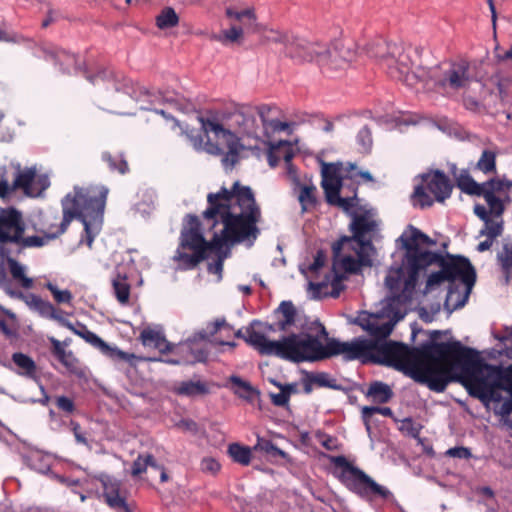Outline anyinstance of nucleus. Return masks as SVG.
Returning a JSON list of instances; mask_svg holds the SVG:
<instances>
[{
    "instance_id": "obj_1",
    "label": "nucleus",
    "mask_w": 512,
    "mask_h": 512,
    "mask_svg": "<svg viewBox=\"0 0 512 512\" xmlns=\"http://www.w3.org/2000/svg\"><path fill=\"white\" fill-rule=\"evenodd\" d=\"M207 203L208 207L202 213L203 218L211 220L212 227L220 221L223 229L207 241L202 234L198 216L187 214L179 246L173 256L182 270L194 269L208 257V251L219 252L225 244L247 243L252 246L260 235L258 223L262 218L261 209L249 186L235 182L231 189L222 187L217 193L207 195Z\"/></svg>"
},
{
    "instance_id": "obj_2",
    "label": "nucleus",
    "mask_w": 512,
    "mask_h": 512,
    "mask_svg": "<svg viewBox=\"0 0 512 512\" xmlns=\"http://www.w3.org/2000/svg\"><path fill=\"white\" fill-rule=\"evenodd\" d=\"M395 317L394 322H380L377 317L376 322L367 330L373 339L358 337L351 342H342L331 338L325 344L318 341L319 361L342 355L345 361L382 364L426 385L431 391L443 392L446 380L437 364L448 348V343H423L418 347H409L402 342H388L386 338L391 334L395 322L403 316Z\"/></svg>"
},
{
    "instance_id": "obj_3",
    "label": "nucleus",
    "mask_w": 512,
    "mask_h": 512,
    "mask_svg": "<svg viewBox=\"0 0 512 512\" xmlns=\"http://www.w3.org/2000/svg\"><path fill=\"white\" fill-rule=\"evenodd\" d=\"M437 366L443 371L445 388L450 382H459L468 394L479 399L484 405L491 401L500 402L498 385L492 381L496 367L487 364L473 348L463 346L460 341L448 343Z\"/></svg>"
},
{
    "instance_id": "obj_4",
    "label": "nucleus",
    "mask_w": 512,
    "mask_h": 512,
    "mask_svg": "<svg viewBox=\"0 0 512 512\" xmlns=\"http://www.w3.org/2000/svg\"><path fill=\"white\" fill-rule=\"evenodd\" d=\"M105 186H91L87 188H74V194H67L61 201L63 217L60 228L50 237H59L64 234L73 219H78L84 225L87 235V244L91 247L95 237L92 224L101 223L108 195Z\"/></svg>"
},
{
    "instance_id": "obj_5",
    "label": "nucleus",
    "mask_w": 512,
    "mask_h": 512,
    "mask_svg": "<svg viewBox=\"0 0 512 512\" xmlns=\"http://www.w3.org/2000/svg\"><path fill=\"white\" fill-rule=\"evenodd\" d=\"M261 325V321L253 320L247 326L246 335V343L261 355L276 356L293 363L319 361L317 338L292 333L279 340H269L263 332L255 329Z\"/></svg>"
},
{
    "instance_id": "obj_6",
    "label": "nucleus",
    "mask_w": 512,
    "mask_h": 512,
    "mask_svg": "<svg viewBox=\"0 0 512 512\" xmlns=\"http://www.w3.org/2000/svg\"><path fill=\"white\" fill-rule=\"evenodd\" d=\"M408 86L414 87L421 83L424 86L434 85L442 89L460 90L467 88L471 81L470 65L466 60L443 62L431 68L418 66L413 75L408 77Z\"/></svg>"
},
{
    "instance_id": "obj_7",
    "label": "nucleus",
    "mask_w": 512,
    "mask_h": 512,
    "mask_svg": "<svg viewBox=\"0 0 512 512\" xmlns=\"http://www.w3.org/2000/svg\"><path fill=\"white\" fill-rule=\"evenodd\" d=\"M331 463L340 468L337 474L339 481L352 493L361 499L372 502L381 499L389 503H395L393 493L385 486L375 482L359 467L350 463L343 455L331 457Z\"/></svg>"
},
{
    "instance_id": "obj_8",
    "label": "nucleus",
    "mask_w": 512,
    "mask_h": 512,
    "mask_svg": "<svg viewBox=\"0 0 512 512\" xmlns=\"http://www.w3.org/2000/svg\"><path fill=\"white\" fill-rule=\"evenodd\" d=\"M222 330L227 334L233 331V327L226 322L225 318H217L215 321L209 322L205 329L196 332L186 341L176 346L173 345L171 352L174 357L167 358L164 362L174 365H193L206 362L209 356L208 343L212 342L211 337Z\"/></svg>"
},
{
    "instance_id": "obj_9",
    "label": "nucleus",
    "mask_w": 512,
    "mask_h": 512,
    "mask_svg": "<svg viewBox=\"0 0 512 512\" xmlns=\"http://www.w3.org/2000/svg\"><path fill=\"white\" fill-rule=\"evenodd\" d=\"M410 50L402 44L388 43L383 38L373 40L366 47L368 56L375 58L392 79L407 86L408 77L413 75Z\"/></svg>"
},
{
    "instance_id": "obj_10",
    "label": "nucleus",
    "mask_w": 512,
    "mask_h": 512,
    "mask_svg": "<svg viewBox=\"0 0 512 512\" xmlns=\"http://www.w3.org/2000/svg\"><path fill=\"white\" fill-rule=\"evenodd\" d=\"M398 241L402 243V248L406 250L403 265L408 275V282L415 283L418 280L420 271L432 265L439 253L422 250L420 245L434 246L436 245V240L431 239L413 225H409Z\"/></svg>"
},
{
    "instance_id": "obj_11",
    "label": "nucleus",
    "mask_w": 512,
    "mask_h": 512,
    "mask_svg": "<svg viewBox=\"0 0 512 512\" xmlns=\"http://www.w3.org/2000/svg\"><path fill=\"white\" fill-rule=\"evenodd\" d=\"M433 264H437L440 270L429 275L426 282V289L430 290L445 281L452 284L454 281L459 280L465 285L466 294L463 300L457 304V307L463 306L476 281V271L469 259L461 255H452L449 253L442 255L438 253Z\"/></svg>"
},
{
    "instance_id": "obj_12",
    "label": "nucleus",
    "mask_w": 512,
    "mask_h": 512,
    "mask_svg": "<svg viewBox=\"0 0 512 512\" xmlns=\"http://www.w3.org/2000/svg\"><path fill=\"white\" fill-rule=\"evenodd\" d=\"M260 118V105H240L231 112L222 114V120L241 142L246 143L247 149H259L260 144L266 143L262 138V129L256 117Z\"/></svg>"
},
{
    "instance_id": "obj_13",
    "label": "nucleus",
    "mask_w": 512,
    "mask_h": 512,
    "mask_svg": "<svg viewBox=\"0 0 512 512\" xmlns=\"http://www.w3.org/2000/svg\"><path fill=\"white\" fill-rule=\"evenodd\" d=\"M198 120L206 134L212 132L216 137L226 140L228 151L223 155L222 164L226 168H232L239 161V152L247 149L246 143L241 142L237 135L229 129H225V126L216 119L199 116Z\"/></svg>"
},
{
    "instance_id": "obj_14",
    "label": "nucleus",
    "mask_w": 512,
    "mask_h": 512,
    "mask_svg": "<svg viewBox=\"0 0 512 512\" xmlns=\"http://www.w3.org/2000/svg\"><path fill=\"white\" fill-rule=\"evenodd\" d=\"M321 55L325 56L324 61H318L323 74L333 77L338 71L345 70L354 57V53L341 43L333 45H324V51Z\"/></svg>"
},
{
    "instance_id": "obj_15",
    "label": "nucleus",
    "mask_w": 512,
    "mask_h": 512,
    "mask_svg": "<svg viewBox=\"0 0 512 512\" xmlns=\"http://www.w3.org/2000/svg\"><path fill=\"white\" fill-rule=\"evenodd\" d=\"M324 43L311 42L303 38L295 37L287 44V56L297 63L324 61Z\"/></svg>"
},
{
    "instance_id": "obj_16",
    "label": "nucleus",
    "mask_w": 512,
    "mask_h": 512,
    "mask_svg": "<svg viewBox=\"0 0 512 512\" xmlns=\"http://www.w3.org/2000/svg\"><path fill=\"white\" fill-rule=\"evenodd\" d=\"M25 225L21 213L15 208L0 211V243L12 244L24 234Z\"/></svg>"
},
{
    "instance_id": "obj_17",
    "label": "nucleus",
    "mask_w": 512,
    "mask_h": 512,
    "mask_svg": "<svg viewBox=\"0 0 512 512\" xmlns=\"http://www.w3.org/2000/svg\"><path fill=\"white\" fill-rule=\"evenodd\" d=\"M77 326L78 328H75L73 326V329L70 330L73 331L76 335L83 338L87 343L93 345L96 348H99L103 353L107 354L113 360L132 363V361L136 359V356L134 354L121 351L117 348H111L98 335L90 331L86 325L78 322Z\"/></svg>"
},
{
    "instance_id": "obj_18",
    "label": "nucleus",
    "mask_w": 512,
    "mask_h": 512,
    "mask_svg": "<svg viewBox=\"0 0 512 512\" xmlns=\"http://www.w3.org/2000/svg\"><path fill=\"white\" fill-rule=\"evenodd\" d=\"M103 487V497L107 505L116 512H131L125 497L120 495L121 483L108 474H100L97 477Z\"/></svg>"
},
{
    "instance_id": "obj_19",
    "label": "nucleus",
    "mask_w": 512,
    "mask_h": 512,
    "mask_svg": "<svg viewBox=\"0 0 512 512\" xmlns=\"http://www.w3.org/2000/svg\"><path fill=\"white\" fill-rule=\"evenodd\" d=\"M423 180L437 202L443 203L446 199L450 198L453 184L443 171L434 170L432 173L424 175Z\"/></svg>"
},
{
    "instance_id": "obj_20",
    "label": "nucleus",
    "mask_w": 512,
    "mask_h": 512,
    "mask_svg": "<svg viewBox=\"0 0 512 512\" xmlns=\"http://www.w3.org/2000/svg\"><path fill=\"white\" fill-rule=\"evenodd\" d=\"M41 51L44 59L52 61L56 66H59L62 73H71L72 70H81L78 57L75 54H71L57 47H43Z\"/></svg>"
},
{
    "instance_id": "obj_21",
    "label": "nucleus",
    "mask_w": 512,
    "mask_h": 512,
    "mask_svg": "<svg viewBox=\"0 0 512 512\" xmlns=\"http://www.w3.org/2000/svg\"><path fill=\"white\" fill-rule=\"evenodd\" d=\"M49 341L52 345V354L58 359V361L67 369V371L76 376L77 378H85L86 372L80 365L79 360L74 356L72 351H67L62 346L61 341L54 337H50Z\"/></svg>"
},
{
    "instance_id": "obj_22",
    "label": "nucleus",
    "mask_w": 512,
    "mask_h": 512,
    "mask_svg": "<svg viewBox=\"0 0 512 512\" xmlns=\"http://www.w3.org/2000/svg\"><path fill=\"white\" fill-rule=\"evenodd\" d=\"M276 110V107L262 104L260 105V120L262 123V138L266 140V143L270 142L269 139L272 134L281 131H287L288 134L292 133L291 124L288 122H282L278 119L271 118L270 114Z\"/></svg>"
},
{
    "instance_id": "obj_23",
    "label": "nucleus",
    "mask_w": 512,
    "mask_h": 512,
    "mask_svg": "<svg viewBox=\"0 0 512 512\" xmlns=\"http://www.w3.org/2000/svg\"><path fill=\"white\" fill-rule=\"evenodd\" d=\"M59 228L60 224L57 225L55 223H50L38 230L43 234V236L24 237V234H20V238L12 243L16 246V248L13 249V251H15V256L19 255L25 248L42 247L50 240L56 239L57 237H50V234L56 233Z\"/></svg>"
},
{
    "instance_id": "obj_24",
    "label": "nucleus",
    "mask_w": 512,
    "mask_h": 512,
    "mask_svg": "<svg viewBox=\"0 0 512 512\" xmlns=\"http://www.w3.org/2000/svg\"><path fill=\"white\" fill-rule=\"evenodd\" d=\"M25 301V303L33 310L39 313L40 316L44 318H49L53 320L59 321L63 326L68 329H73V324L62 318L55 307L48 301L43 300L41 297L35 294L24 295V298H21Z\"/></svg>"
},
{
    "instance_id": "obj_25",
    "label": "nucleus",
    "mask_w": 512,
    "mask_h": 512,
    "mask_svg": "<svg viewBox=\"0 0 512 512\" xmlns=\"http://www.w3.org/2000/svg\"><path fill=\"white\" fill-rule=\"evenodd\" d=\"M12 255L15 251L7 246L0 247V256L6 259L12 278L19 282L24 289H30L33 286L32 278L25 275V267L20 264Z\"/></svg>"
},
{
    "instance_id": "obj_26",
    "label": "nucleus",
    "mask_w": 512,
    "mask_h": 512,
    "mask_svg": "<svg viewBox=\"0 0 512 512\" xmlns=\"http://www.w3.org/2000/svg\"><path fill=\"white\" fill-rule=\"evenodd\" d=\"M273 314L277 319L278 331L285 332L289 327L296 324L298 314L295 305L290 300L282 301Z\"/></svg>"
},
{
    "instance_id": "obj_27",
    "label": "nucleus",
    "mask_w": 512,
    "mask_h": 512,
    "mask_svg": "<svg viewBox=\"0 0 512 512\" xmlns=\"http://www.w3.org/2000/svg\"><path fill=\"white\" fill-rule=\"evenodd\" d=\"M343 242L352 243L356 246L355 251V258L359 261V264L361 267L366 266L370 267L372 266V259H371V252L373 250V245L371 240H350L349 236H342L338 240L337 247L335 248V253L339 250Z\"/></svg>"
},
{
    "instance_id": "obj_28",
    "label": "nucleus",
    "mask_w": 512,
    "mask_h": 512,
    "mask_svg": "<svg viewBox=\"0 0 512 512\" xmlns=\"http://www.w3.org/2000/svg\"><path fill=\"white\" fill-rule=\"evenodd\" d=\"M12 362L16 366L15 372L18 375L35 381L38 380L37 366L30 356L22 352H15L12 354Z\"/></svg>"
},
{
    "instance_id": "obj_29",
    "label": "nucleus",
    "mask_w": 512,
    "mask_h": 512,
    "mask_svg": "<svg viewBox=\"0 0 512 512\" xmlns=\"http://www.w3.org/2000/svg\"><path fill=\"white\" fill-rule=\"evenodd\" d=\"M353 214V220L350 224L352 236L350 240H367L366 235L375 229V222L364 215Z\"/></svg>"
},
{
    "instance_id": "obj_30",
    "label": "nucleus",
    "mask_w": 512,
    "mask_h": 512,
    "mask_svg": "<svg viewBox=\"0 0 512 512\" xmlns=\"http://www.w3.org/2000/svg\"><path fill=\"white\" fill-rule=\"evenodd\" d=\"M140 338L143 345L156 348L162 353L172 351L173 344L169 343L159 331L146 328L141 332Z\"/></svg>"
},
{
    "instance_id": "obj_31",
    "label": "nucleus",
    "mask_w": 512,
    "mask_h": 512,
    "mask_svg": "<svg viewBox=\"0 0 512 512\" xmlns=\"http://www.w3.org/2000/svg\"><path fill=\"white\" fill-rule=\"evenodd\" d=\"M229 381L236 387L234 393L248 403H253L254 400L260 396L259 390L239 376L232 375Z\"/></svg>"
},
{
    "instance_id": "obj_32",
    "label": "nucleus",
    "mask_w": 512,
    "mask_h": 512,
    "mask_svg": "<svg viewBox=\"0 0 512 512\" xmlns=\"http://www.w3.org/2000/svg\"><path fill=\"white\" fill-rule=\"evenodd\" d=\"M332 270L333 272L356 274L361 270V265L354 255L340 254L337 258L333 257Z\"/></svg>"
},
{
    "instance_id": "obj_33",
    "label": "nucleus",
    "mask_w": 512,
    "mask_h": 512,
    "mask_svg": "<svg viewBox=\"0 0 512 512\" xmlns=\"http://www.w3.org/2000/svg\"><path fill=\"white\" fill-rule=\"evenodd\" d=\"M177 394L184 395L188 397H196V396H203L210 393V388L208 383L197 380H188V381H182L177 390Z\"/></svg>"
},
{
    "instance_id": "obj_34",
    "label": "nucleus",
    "mask_w": 512,
    "mask_h": 512,
    "mask_svg": "<svg viewBox=\"0 0 512 512\" xmlns=\"http://www.w3.org/2000/svg\"><path fill=\"white\" fill-rule=\"evenodd\" d=\"M457 187L468 195L480 196L482 192V183H477L469 174V171L462 169L456 177Z\"/></svg>"
},
{
    "instance_id": "obj_35",
    "label": "nucleus",
    "mask_w": 512,
    "mask_h": 512,
    "mask_svg": "<svg viewBox=\"0 0 512 512\" xmlns=\"http://www.w3.org/2000/svg\"><path fill=\"white\" fill-rule=\"evenodd\" d=\"M101 159L105 162L111 172H117L124 175L129 172V165L123 153L112 154L105 151L101 155Z\"/></svg>"
},
{
    "instance_id": "obj_36",
    "label": "nucleus",
    "mask_w": 512,
    "mask_h": 512,
    "mask_svg": "<svg viewBox=\"0 0 512 512\" xmlns=\"http://www.w3.org/2000/svg\"><path fill=\"white\" fill-rule=\"evenodd\" d=\"M35 177V168H26L23 171L19 170L12 184L13 191L16 189H23L27 195L33 194L32 184L35 180Z\"/></svg>"
},
{
    "instance_id": "obj_37",
    "label": "nucleus",
    "mask_w": 512,
    "mask_h": 512,
    "mask_svg": "<svg viewBox=\"0 0 512 512\" xmlns=\"http://www.w3.org/2000/svg\"><path fill=\"white\" fill-rule=\"evenodd\" d=\"M366 396L371 397L374 402L383 404L390 401L393 391L386 383L374 381L370 384Z\"/></svg>"
},
{
    "instance_id": "obj_38",
    "label": "nucleus",
    "mask_w": 512,
    "mask_h": 512,
    "mask_svg": "<svg viewBox=\"0 0 512 512\" xmlns=\"http://www.w3.org/2000/svg\"><path fill=\"white\" fill-rule=\"evenodd\" d=\"M114 295L120 304H127L130 297V284L126 275L117 273L112 278Z\"/></svg>"
},
{
    "instance_id": "obj_39",
    "label": "nucleus",
    "mask_w": 512,
    "mask_h": 512,
    "mask_svg": "<svg viewBox=\"0 0 512 512\" xmlns=\"http://www.w3.org/2000/svg\"><path fill=\"white\" fill-rule=\"evenodd\" d=\"M175 126L181 129V134L188 138L195 150L202 151L204 136L208 137V133L206 134L202 127L201 130L190 128L187 124L182 125L178 120H175Z\"/></svg>"
},
{
    "instance_id": "obj_40",
    "label": "nucleus",
    "mask_w": 512,
    "mask_h": 512,
    "mask_svg": "<svg viewBox=\"0 0 512 512\" xmlns=\"http://www.w3.org/2000/svg\"><path fill=\"white\" fill-rule=\"evenodd\" d=\"M316 187L314 185H302L298 195V201L301 205V212L305 213L317 205Z\"/></svg>"
},
{
    "instance_id": "obj_41",
    "label": "nucleus",
    "mask_w": 512,
    "mask_h": 512,
    "mask_svg": "<svg viewBox=\"0 0 512 512\" xmlns=\"http://www.w3.org/2000/svg\"><path fill=\"white\" fill-rule=\"evenodd\" d=\"M346 180L344 178L322 177L321 186L327 202H332V197L340 193L341 189L346 186Z\"/></svg>"
},
{
    "instance_id": "obj_42",
    "label": "nucleus",
    "mask_w": 512,
    "mask_h": 512,
    "mask_svg": "<svg viewBox=\"0 0 512 512\" xmlns=\"http://www.w3.org/2000/svg\"><path fill=\"white\" fill-rule=\"evenodd\" d=\"M228 454L234 462L247 466L251 462V450L247 446L232 443L228 446Z\"/></svg>"
},
{
    "instance_id": "obj_43",
    "label": "nucleus",
    "mask_w": 512,
    "mask_h": 512,
    "mask_svg": "<svg viewBox=\"0 0 512 512\" xmlns=\"http://www.w3.org/2000/svg\"><path fill=\"white\" fill-rule=\"evenodd\" d=\"M504 230V220L496 219L493 216L484 222L483 228L479 231V236H486L488 238H497L502 235Z\"/></svg>"
},
{
    "instance_id": "obj_44",
    "label": "nucleus",
    "mask_w": 512,
    "mask_h": 512,
    "mask_svg": "<svg viewBox=\"0 0 512 512\" xmlns=\"http://www.w3.org/2000/svg\"><path fill=\"white\" fill-rule=\"evenodd\" d=\"M178 22L179 17L172 7H165L156 17V25L162 30L175 27Z\"/></svg>"
},
{
    "instance_id": "obj_45",
    "label": "nucleus",
    "mask_w": 512,
    "mask_h": 512,
    "mask_svg": "<svg viewBox=\"0 0 512 512\" xmlns=\"http://www.w3.org/2000/svg\"><path fill=\"white\" fill-rule=\"evenodd\" d=\"M301 329L302 330H306L308 332H302V333H298V335H302V336H310V337H314V338H317V340L322 344L321 342V338H325L326 339V342L328 341V332L325 328V326L318 320H314L312 322H310L309 324H306V325H301ZM297 335V333H295Z\"/></svg>"
},
{
    "instance_id": "obj_46",
    "label": "nucleus",
    "mask_w": 512,
    "mask_h": 512,
    "mask_svg": "<svg viewBox=\"0 0 512 512\" xmlns=\"http://www.w3.org/2000/svg\"><path fill=\"white\" fill-rule=\"evenodd\" d=\"M480 196L485 199L493 218L503 219L502 215L505 212L504 201L491 192L481 193Z\"/></svg>"
},
{
    "instance_id": "obj_47",
    "label": "nucleus",
    "mask_w": 512,
    "mask_h": 512,
    "mask_svg": "<svg viewBox=\"0 0 512 512\" xmlns=\"http://www.w3.org/2000/svg\"><path fill=\"white\" fill-rule=\"evenodd\" d=\"M254 451L264 452L272 457L286 458L287 453L278 448L271 440L258 437L257 443L253 447Z\"/></svg>"
},
{
    "instance_id": "obj_48",
    "label": "nucleus",
    "mask_w": 512,
    "mask_h": 512,
    "mask_svg": "<svg viewBox=\"0 0 512 512\" xmlns=\"http://www.w3.org/2000/svg\"><path fill=\"white\" fill-rule=\"evenodd\" d=\"M357 186L353 184V195L341 197L340 193L332 197V202H327L329 205L340 207L343 211L350 213L351 209L357 204Z\"/></svg>"
},
{
    "instance_id": "obj_49",
    "label": "nucleus",
    "mask_w": 512,
    "mask_h": 512,
    "mask_svg": "<svg viewBox=\"0 0 512 512\" xmlns=\"http://www.w3.org/2000/svg\"><path fill=\"white\" fill-rule=\"evenodd\" d=\"M476 167L484 174L496 172V154L491 150H484Z\"/></svg>"
},
{
    "instance_id": "obj_50",
    "label": "nucleus",
    "mask_w": 512,
    "mask_h": 512,
    "mask_svg": "<svg viewBox=\"0 0 512 512\" xmlns=\"http://www.w3.org/2000/svg\"><path fill=\"white\" fill-rule=\"evenodd\" d=\"M148 466L158 468L154 457L151 454L139 455L132 464L131 474L139 476L146 471Z\"/></svg>"
},
{
    "instance_id": "obj_51",
    "label": "nucleus",
    "mask_w": 512,
    "mask_h": 512,
    "mask_svg": "<svg viewBox=\"0 0 512 512\" xmlns=\"http://www.w3.org/2000/svg\"><path fill=\"white\" fill-rule=\"evenodd\" d=\"M362 419H363V422L365 424V427H366V430L368 432L371 431V426H370V419L372 417L373 414H381L383 416H386V417H392L393 416V411L390 407H378V406H364L362 408Z\"/></svg>"
},
{
    "instance_id": "obj_52",
    "label": "nucleus",
    "mask_w": 512,
    "mask_h": 512,
    "mask_svg": "<svg viewBox=\"0 0 512 512\" xmlns=\"http://www.w3.org/2000/svg\"><path fill=\"white\" fill-rule=\"evenodd\" d=\"M356 142L359 146L358 150L361 153L368 154L370 153L373 146V138L371 129L365 125L363 126L357 133Z\"/></svg>"
},
{
    "instance_id": "obj_53",
    "label": "nucleus",
    "mask_w": 512,
    "mask_h": 512,
    "mask_svg": "<svg viewBox=\"0 0 512 512\" xmlns=\"http://www.w3.org/2000/svg\"><path fill=\"white\" fill-rule=\"evenodd\" d=\"M495 376H493L492 381L498 385V388L506 390L508 392H512V366L501 370L496 367Z\"/></svg>"
},
{
    "instance_id": "obj_54",
    "label": "nucleus",
    "mask_w": 512,
    "mask_h": 512,
    "mask_svg": "<svg viewBox=\"0 0 512 512\" xmlns=\"http://www.w3.org/2000/svg\"><path fill=\"white\" fill-rule=\"evenodd\" d=\"M346 173V166L342 163H325L322 162L321 175L322 177L329 178H344Z\"/></svg>"
},
{
    "instance_id": "obj_55",
    "label": "nucleus",
    "mask_w": 512,
    "mask_h": 512,
    "mask_svg": "<svg viewBox=\"0 0 512 512\" xmlns=\"http://www.w3.org/2000/svg\"><path fill=\"white\" fill-rule=\"evenodd\" d=\"M45 287L51 292L54 300L57 303H59V304H62V303L70 304L71 303V300L73 297L69 290H67V289L60 290L57 287V285H55L51 282L46 283Z\"/></svg>"
},
{
    "instance_id": "obj_56",
    "label": "nucleus",
    "mask_w": 512,
    "mask_h": 512,
    "mask_svg": "<svg viewBox=\"0 0 512 512\" xmlns=\"http://www.w3.org/2000/svg\"><path fill=\"white\" fill-rule=\"evenodd\" d=\"M0 288L12 297L24 298V294L21 291L13 289L12 281L8 278L3 266H0Z\"/></svg>"
},
{
    "instance_id": "obj_57",
    "label": "nucleus",
    "mask_w": 512,
    "mask_h": 512,
    "mask_svg": "<svg viewBox=\"0 0 512 512\" xmlns=\"http://www.w3.org/2000/svg\"><path fill=\"white\" fill-rule=\"evenodd\" d=\"M310 375L311 381H314V384L319 387L338 388L335 379H331L326 372H310Z\"/></svg>"
},
{
    "instance_id": "obj_58",
    "label": "nucleus",
    "mask_w": 512,
    "mask_h": 512,
    "mask_svg": "<svg viewBox=\"0 0 512 512\" xmlns=\"http://www.w3.org/2000/svg\"><path fill=\"white\" fill-rule=\"evenodd\" d=\"M344 176L349 180H358V178H363L365 181L368 182L374 181V178L370 172L358 171L356 165L353 163H347L346 173L344 174Z\"/></svg>"
},
{
    "instance_id": "obj_59",
    "label": "nucleus",
    "mask_w": 512,
    "mask_h": 512,
    "mask_svg": "<svg viewBox=\"0 0 512 512\" xmlns=\"http://www.w3.org/2000/svg\"><path fill=\"white\" fill-rule=\"evenodd\" d=\"M266 39L269 42L282 44L284 46V52L287 55V44H289V43H291V41H293L294 36L290 35L288 33L271 30L266 35Z\"/></svg>"
},
{
    "instance_id": "obj_60",
    "label": "nucleus",
    "mask_w": 512,
    "mask_h": 512,
    "mask_svg": "<svg viewBox=\"0 0 512 512\" xmlns=\"http://www.w3.org/2000/svg\"><path fill=\"white\" fill-rule=\"evenodd\" d=\"M226 15L230 18H234L237 21H244L247 19L249 21V25H254L255 22V14L251 9H245L242 11H235L231 8L226 10Z\"/></svg>"
},
{
    "instance_id": "obj_61",
    "label": "nucleus",
    "mask_w": 512,
    "mask_h": 512,
    "mask_svg": "<svg viewBox=\"0 0 512 512\" xmlns=\"http://www.w3.org/2000/svg\"><path fill=\"white\" fill-rule=\"evenodd\" d=\"M275 144L276 146L280 147V151H278V154H280V157L283 158L285 163H291L294 157V151L290 142L287 140H280L278 143Z\"/></svg>"
},
{
    "instance_id": "obj_62",
    "label": "nucleus",
    "mask_w": 512,
    "mask_h": 512,
    "mask_svg": "<svg viewBox=\"0 0 512 512\" xmlns=\"http://www.w3.org/2000/svg\"><path fill=\"white\" fill-rule=\"evenodd\" d=\"M505 191L504 188V181L503 179L499 178H492L484 183H482V192H491L495 194L496 192H503Z\"/></svg>"
},
{
    "instance_id": "obj_63",
    "label": "nucleus",
    "mask_w": 512,
    "mask_h": 512,
    "mask_svg": "<svg viewBox=\"0 0 512 512\" xmlns=\"http://www.w3.org/2000/svg\"><path fill=\"white\" fill-rule=\"evenodd\" d=\"M414 196L417 197L421 208L431 207L434 203V200L421 185L415 187Z\"/></svg>"
},
{
    "instance_id": "obj_64",
    "label": "nucleus",
    "mask_w": 512,
    "mask_h": 512,
    "mask_svg": "<svg viewBox=\"0 0 512 512\" xmlns=\"http://www.w3.org/2000/svg\"><path fill=\"white\" fill-rule=\"evenodd\" d=\"M57 408L67 414H72L75 411L74 401L64 395L57 396L55 399Z\"/></svg>"
}]
</instances>
